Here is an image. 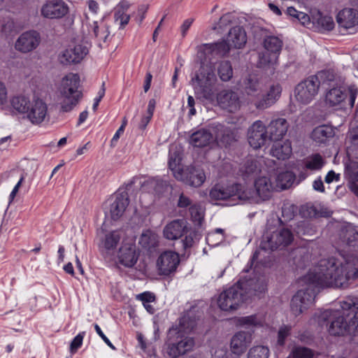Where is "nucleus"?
Instances as JSON below:
<instances>
[{
  "label": "nucleus",
  "mask_w": 358,
  "mask_h": 358,
  "mask_svg": "<svg viewBox=\"0 0 358 358\" xmlns=\"http://www.w3.org/2000/svg\"><path fill=\"white\" fill-rule=\"evenodd\" d=\"M282 45V41L276 36H268L264 39L265 52L259 55V66L265 68L277 63Z\"/></svg>",
  "instance_id": "obj_10"
},
{
  "label": "nucleus",
  "mask_w": 358,
  "mask_h": 358,
  "mask_svg": "<svg viewBox=\"0 0 358 358\" xmlns=\"http://www.w3.org/2000/svg\"><path fill=\"white\" fill-rule=\"evenodd\" d=\"M289 124L284 118H277L271 121L268 126V134L269 139L278 141L287 133Z\"/></svg>",
  "instance_id": "obj_28"
},
{
  "label": "nucleus",
  "mask_w": 358,
  "mask_h": 358,
  "mask_svg": "<svg viewBox=\"0 0 358 358\" xmlns=\"http://www.w3.org/2000/svg\"><path fill=\"white\" fill-rule=\"evenodd\" d=\"M324 164V159L319 154H315L309 156L305 160L306 168L311 171L320 170L322 169Z\"/></svg>",
  "instance_id": "obj_44"
},
{
  "label": "nucleus",
  "mask_w": 358,
  "mask_h": 358,
  "mask_svg": "<svg viewBox=\"0 0 358 358\" xmlns=\"http://www.w3.org/2000/svg\"><path fill=\"white\" fill-rule=\"evenodd\" d=\"M303 25L308 26L311 22V17L308 15L306 13L303 12H301L298 14V17L296 18Z\"/></svg>",
  "instance_id": "obj_60"
},
{
  "label": "nucleus",
  "mask_w": 358,
  "mask_h": 358,
  "mask_svg": "<svg viewBox=\"0 0 358 358\" xmlns=\"http://www.w3.org/2000/svg\"><path fill=\"white\" fill-rule=\"evenodd\" d=\"M313 188L314 190L323 193L324 192V186L323 181L322 180L321 178H317L315 179L313 182Z\"/></svg>",
  "instance_id": "obj_61"
},
{
  "label": "nucleus",
  "mask_w": 358,
  "mask_h": 358,
  "mask_svg": "<svg viewBox=\"0 0 358 358\" xmlns=\"http://www.w3.org/2000/svg\"><path fill=\"white\" fill-rule=\"evenodd\" d=\"M312 22L320 31H330L334 27L335 23L333 17L329 15H322L320 11L311 13Z\"/></svg>",
  "instance_id": "obj_30"
},
{
  "label": "nucleus",
  "mask_w": 358,
  "mask_h": 358,
  "mask_svg": "<svg viewBox=\"0 0 358 358\" xmlns=\"http://www.w3.org/2000/svg\"><path fill=\"white\" fill-rule=\"evenodd\" d=\"M345 175L350 182L358 181V162H350L345 165Z\"/></svg>",
  "instance_id": "obj_46"
},
{
  "label": "nucleus",
  "mask_w": 358,
  "mask_h": 358,
  "mask_svg": "<svg viewBox=\"0 0 358 358\" xmlns=\"http://www.w3.org/2000/svg\"><path fill=\"white\" fill-rule=\"evenodd\" d=\"M241 87L245 94L250 97V101L253 103V101L257 97H259L262 85L256 74H249L244 78Z\"/></svg>",
  "instance_id": "obj_24"
},
{
  "label": "nucleus",
  "mask_w": 358,
  "mask_h": 358,
  "mask_svg": "<svg viewBox=\"0 0 358 358\" xmlns=\"http://www.w3.org/2000/svg\"><path fill=\"white\" fill-rule=\"evenodd\" d=\"M180 154L177 151L173 152L171 149L169 151V167L176 180L183 179L182 176L185 170V168L180 167Z\"/></svg>",
  "instance_id": "obj_34"
},
{
  "label": "nucleus",
  "mask_w": 358,
  "mask_h": 358,
  "mask_svg": "<svg viewBox=\"0 0 358 358\" xmlns=\"http://www.w3.org/2000/svg\"><path fill=\"white\" fill-rule=\"evenodd\" d=\"M183 179H178L192 187H200L206 180V176L203 170L194 166H187L183 173Z\"/></svg>",
  "instance_id": "obj_25"
},
{
  "label": "nucleus",
  "mask_w": 358,
  "mask_h": 358,
  "mask_svg": "<svg viewBox=\"0 0 358 358\" xmlns=\"http://www.w3.org/2000/svg\"><path fill=\"white\" fill-rule=\"evenodd\" d=\"M114 17L116 22H119L121 28L124 27L130 19L129 15L124 13L122 10H115Z\"/></svg>",
  "instance_id": "obj_50"
},
{
  "label": "nucleus",
  "mask_w": 358,
  "mask_h": 358,
  "mask_svg": "<svg viewBox=\"0 0 358 358\" xmlns=\"http://www.w3.org/2000/svg\"><path fill=\"white\" fill-rule=\"evenodd\" d=\"M191 205L192 204L190 199L187 196H185L183 194H181L178 202V207L186 208L189 206H191Z\"/></svg>",
  "instance_id": "obj_62"
},
{
  "label": "nucleus",
  "mask_w": 358,
  "mask_h": 358,
  "mask_svg": "<svg viewBox=\"0 0 358 358\" xmlns=\"http://www.w3.org/2000/svg\"><path fill=\"white\" fill-rule=\"evenodd\" d=\"M213 134L206 129L194 131L189 137V143L194 147L203 148L208 145L213 141Z\"/></svg>",
  "instance_id": "obj_32"
},
{
  "label": "nucleus",
  "mask_w": 358,
  "mask_h": 358,
  "mask_svg": "<svg viewBox=\"0 0 358 358\" xmlns=\"http://www.w3.org/2000/svg\"><path fill=\"white\" fill-rule=\"evenodd\" d=\"M271 161L266 162L262 157L256 158H250L247 160L244 165V174L247 176H256L262 171V163L266 166H269L268 163Z\"/></svg>",
  "instance_id": "obj_33"
},
{
  "label": "nucleus",
  "mask_w": 358,
  "mask_h": 358,
  "mask_svg": "<svg viewBox=\"0 0 358 358\" xmlns=\"http://www.w3.org/2000/svg\"><path fill=\"white\" fill-rule=\"evenodd\" d=\"M187 228L185 220L176 219L166 224L163 229V235L168 240H176L182 236Z\"/></svg>",
  "instance_id": "obj_22"
},
{
  "label": "nucleus",
  "mask_w": 358,
  "mask_h": 358,
  "mask_svg": "<svg viewBox=\"0 0 358 358\" xmlns=\"http://www.w3.org/2000/svg\"><path fill=\"white\" fill-rule=\"evenodd\" d=\"M337 22L345 29L354 28L358 25V10L354 8H344L337 15Z\"/></svg>",
  "instance_id": "obj_26"
},
{
  "label": "nucleus",
  "mask_w": 358,
  "mask_h": 358,
  "mask_svg": "<svg viewBox=\"0 0 358 358\" xmlns=\"http://www.w3.org/2000/svg\"><path fill=\"white\" fill-rule=\"evenodd\" d=\"M271 148V155L278 159L285 160L288 159L292 152L291 142L288 140L285 141H275Z\"/></svg>",
  "instance_id": "obj_31"
},
{
  "label": "nucleus",
  "mask_w": 358,
  "mask_h": 358,
  "mask_svg": "<svg viewBox=\"0 0 358 358\" xmlns=\"http://www.w3.org/2000/svg\"><path fill=\"white\" fill-rule=\"evenodd\" d=\"M262 323V318L257 315L241 317L237 320V325L244 328L259 327Z\"/></svg>",
  "instance_id": "obj_42"
},
{
  "label": "nucleus",
  "mask_w": 358,
  "mask_h": 358,
  "mask_svg": "<svg viewBox=\"0 0 358 358\" xmlns=\"http://www.w3.org/2000/svg\"><path fill=\"white\" fill-rule=\"evenodd\" d=\"M158 243V235L150 229L143 231L138 240L139 245L143 248L148 250H151L157 248Z\"/></svg>",
  "instance_id": "obj_35"
},
{
  "label": "nucleus",
  "mask_w": 358,
  "mask_h": 358,
  "mask_svg": "<svg viewBox=\"0 0 358 358\" xmlns=\"http://www.w3.org/2000/svg\"><path fill=\"white\" fill-rule=\"evenodd\" d=\"M240 201H260L255 190L245 185L234 184L225 188V206H234Z\"/></svg>",
  "instance_id": "obj_8"
},
{
  "label": "nucleus",
  "mask_w": 358,
  "mask_h": 358,
  "mask_svg": "<svg viewBox=\"0 0 358 358\" xmlns=\"http://www.w3.org/2000/svg\"><path fill=\"white\" fill-rule=\"evenodd\" d=\"M268 139H269L268 132L248 133L249 144L254 149H258L263 146Z\"/></svg>",
  "instance_id": "obj_41"
},
{
  "label": "nucleus",
  "mask_w": 358,
  "mask_h": 358,
  "mask_svg": "<svg viewBox=\"0 0 358 358\" xmlns=\"http://www.w3.org/2000/svg\"><path fill=\"white\" fill-rule=\"evenodd\" d=\"M313 356V352L304 347L294 348L287 358H310Z\"/></svg>",
  "instance_id": "obj_48"
},
{
  "label": "nucleus",
  "mask_w": 358,
  "mask_h": 358,
  "mask_svg": "<svg viewBox=\"0 0 358 358\" xmlns=\"http://www.w3.org/2000/svg\"><path fill=\"white\" fill-rule=\"evenodd\" d=\"M210 307L214 310L217 308L221 312L224 310L223 292H221L218 296L212 299Z\"/></svg>",
  "instance_id": "obj_53"
},
{
  "label": "nucleus",
  "mask_w": 358,
  "mask_h": 358,
  "mask_svg": "<svg viewBox=\"0 0 358 358\" xmlns=\"http://www.w3.org/2000/svg\"><path fill=\"white\" fill-rule=\"evenodd\" d=\"M225 122L234 124L237 120L234 114L240 108V101L235 91L227 92L225 90Z\"/></svg>",
  "instance_id": "obj_21"
},
{
  "label": "nucleus",
  "mask_w": 358,
  "mask_h": 358,
  "mask_svg": "<svg viewBox=\"0 0 358 358\" xmlns=\"http://www.w3.org/2000/svg\"><path fill=\"white\" fill-rule=\"evenodd\" d=\"M291 326L283 324L282 325L278 330V344L280 345H283L286 338L289 335L291 331Z\"/></svg>",
  "instance_id": "obj_49"
},
{
  "label": "nucleus",
  "mask_w": 358,
  "mask_h": 358,
  "mask_svg": "<svg viewBox=\"0 0 358 358\" xmlns=\"http://www.w3.org/2000/svg\"><path fill=\"white\" fill-rule=\"evenodd\" d=\"M295 180V174L289 171L278 172L276 177V187L282 189L289 188Z\"/></svg>",
  "instance_id": "obj_39"
},
{
  "label": "nucleus",
  "mask_w": 358,
  "mask_h": 358,
  "mask_svg": "<svg viewBox=\"0 0 358 358\" xmlns=\"http://www.w3.org/2000/svg\"><path fill=\"white\" fill-rule=\"evenodd\" d=\"M194 19L192 17L187 18L184 20L182 25L180 26V32L182 38L185 37L190 26L194 22Z\"/></svg>",
  "instance_id": "obj_54"
},
{
  "label": "nucleus",
  "mask_w": 358,
  "mask_h": 358,
  "mask_svg": "<svg viewBox=\"0 0 358 358\" xmlns=\"http://www.w3.org/2000/svg\"><path fill=\"white\" fill-rule=\"evenodd\" d=\"M209 64L202 62L199 71L191 79L195 92L214 105L222 106L224 95L217 83L215 64L224 57V38L217 42L205 43L199 47Z\"/></svg>",
  "instance_id": "obj_2"
},
{
  "label": "nucleus",
  "mask_w": 358,
  "mask_h": 358,
  "mask_svg": "<svg viewBox=\"0 0 358 358\" xmlns=\"http://www.w3.org/2000/svg\"><path fill=\"white\" fill-rule=\"evenodd\" d=\"M138 299L143 302V303H150L155 300V296L152 293L145 292L139 294Z\"/></svg>",
  "instance_id": "obj_58"
},
{
  "label": "nucleus",
  "mask_w": 358,
  "mask_h": 358,
  "mask_svg": "<svg viewBox=\"0 0 358 358\" xmlns=\"http://www.w3.org/2000/svg\"><path fill=\"white\" fill-rule=\"evenodd\" d=\"M94 329L97 334L102 338V340L107 344L108 346H109L113 350H115L114 345L111 343L110 340L106 337V336L103 334L100 327L97 324H94Z\"/></svg>",
  "instance_id": "obj_55"
},
{
  "label": "nucleus",
  "mask_w": 358,
  "mask_h": 358,
  "mask_svg": "<svg viewBox=\"0 0 358 358\" xmlns=\"http://www.w3.org/2000/svg\"><path fill=\"white\" fill-rule=\"evenodd\" d=\"M129 205L128 194L125 192L115 194L110 199L109 212L113 220L119 219Z\"/></svg>",
  "instance_id": "obj_19"
},
{
  "label": "nucleus",
  "mask_w": 358,
  "mask_h": 358,
  "mask_svg": "<svg viewBox=\"0 0 358 358\" xmlns=\"http://www.w3.org/2000/svg\"><path fill=\"white\" fill-rule=\"evenodd\" d=\"M191 220L195 225L201 226L204 217V208L200 203H194L189 207Z\"/></svg>",
  "instance_id": "obj_43"
},
{
  "label": "nucleus",
  "mask_w": 358,
  "mask_h": 358,
  "mask_svg": "<svg viewBox=\"0 0 358 358\" xmlns=\"http://www.w3.org/2000/svg\"><path fill=\"white\" fill-rule=\"evenodd\" d=\"M346 94L340 87L330 89L326 94V103L329 106H340L345 99Z\"/></svg>",
  "instance_id": "obj_36"
},
{
  "label": "nucleus",
  "mask_w": 358,
  "mask_h": 358,
  "mask_svg": "<svg viewBox=\"0 0 358 358\" xmlns=\"http://www.w3.org/2000/svg\"><path fill=\"white\" fill-rule=\"evenodd\" d=\"M211 201H217L224 199V184L222 181L216 183L210 191Z\"/></svg>",
  "instance_id": "obj_47"
},
{
  "label": "nucleus",
  "mask_w": 358,
  "mask_h": 358,
  "mask_svg": "<svg viewBox=\"0 0 358 358\" xmlns=\"http://www.w3.org/2000/svg\"><path fill=\"white\" fill-rule=\"evenodd\" d=\"M69 12L68 5L62 0H48L41 8V15L48 19H59Z\"/></svg>",
  "instance_id": "obj_15"
},
{
  "label": "nucleus",
  "mask_w": 358,
  "mask_h": 358,
  "mask_svg": "<svg viewBox=\"0 0 358 358\" xmlns=\"http://www.w3.org/2000/svg\"><path fill=\"white\" fill-rule=\"evenodd\" d=\"M340 240L350 248L358 247V227L352 224L345 225L340 232Z\"/></svg>",
  "instance_id": "obj_27"
},
{
  "label": "nucleus",
  "mask_w": 358,
  "mask_h": 358,
  "mask_svg": "<svg viewBox=\"0 0 358 358\" xmlns=\"http://www.w3.org/2000/svg\"><path fill=\"white\" fill-rule=\"evenodd\" d=\"M48 114L46 103L40 99H34L26 113L27 118L34 124H41Z\"/></svg>",
  "instance_id": "obj_18"
},
{
  "label": "nucleus",
  "mask_w": 358,
  "mask_h": 358,
  "mask_svg": "<svg viewBox=\"0 0 358 358\" xmlns=\"http://www.w3.org/2000/svg\"><path fill=\"white\" fill-rule=\"evenodd\" d=\"M320 82L316 77L310 76L299 83L294 90L296 101L302 105H306L313 101L318 93Z\"/></svg>",
  "instance_id": "obj_9"
},
{
  "label": "nucleus",
  "mask_w": 358,
  "mask_h": 358,
  "mask_svg": "<svg viewBox=\"0 0 358 358\" xmlns=\"http://www.w3.org/2000/svg\"><path fill=\"white\" fill-rule=\"evenodd\" d=\"M80 86V76L77 73H70L62 80L59 87V103L63 111H71L83 96Z\"/></svg>",
  "instance_id": "obj_6"
},
{
  "label": "nucleus",
  "mask_w": 358,
  "mask_h": 358,
  "mask_svg": "<svg viewBox=\"0 0 358 358\" xmlns=\"http://www.w3.org/2000/svg\"><path fill=\"white\" fill-rule=\"evenodd\" d=\"M41 41V34L37 31H27L20 35L15 41V48L22 53H28L36 49Z\"/></svg>",
  "instance_id": "obj_13"
},
{
  "label": "nucleus",
  "mask_w": 358,
  "mask_h": 358,
  "mask_svg": "<svg viewBox=\"0 0 358 358\" xmlns=\"http://www.w3.org/2000/svg\"><path fill=\"white\" fill-rule=\"evenodd\" d=\"M254 185L260 201L268 199L273 190L277 187L276 185L271 181V174L257 177L255 180Z\"/></svg>",
  "instance_id": "obj_20"
},
{
  "label": "nucleus",
  "mask_w": 358,
  "mask_h": 358,
  "mask_svg": "<svg viewBox=\"0 0 358 358\" xmlns=\"http://www.w3.org/2000/svg\"><path fill=\"white\" fill-rule=\"evenodd\" d=\"M348 138L352 145L358 146V127L350 131Z\"/></svg>",
  "instance_id": "obj_57"
},
{
  "label": "nucleus",
  "mask_w": 358,
  "mask_h": 358,
  "mask_svg": "<svg viewBox=\"0 0 358 358\" xmlns=\"http://www.w3.org/2000/svg\"><path fill=\"white\" fill-rule=\"evenodd\" d=\"M31 101L27 96L20 95L11 99L12 107L20 113L26 114Z\"/></svg>",
  "instance_id": "obj_40"
},
{
  "label": "nucleus",
  "mask_w": 358,
  "mask_h": 358,
  "mask_svg": "<svg viewBox=\"0 0 358 358\" xmlns=\"http://www.w3.org/2000/svg\"><path fill=\"white\" fill-rule=\"evenodd\" d=\"M122 238L119 230L103 231L98 237V248L104 257H112L117 252V248Z\"/></svg>",
  "instance_id": "obj_11"
},
{
  "label": "nucleus",
  "mask_w": 358,
  "mask_h": 358,
  "mask_svg": "<svg viewBox=\"0 0 358 358\" xmlns=\"http://www.w3.org/2000/svg\"><path fill=\"white\" fill-rule=\"evenodd\" d=\"M339 178V174H336L334 171H329L325 176L324 181L326 183L329 184L334 180L338 181Z\"/></svg>",
  "instance_id": "obj_63"
},
{
  "label": "nucleus",
  "mask_w": 358,
  "mask_h": 358,
  "mask_svg": "<svg viewBox=\"0 0 358 358\" xmlns=\"http://www.w3.org/2000/svg\"><path fill=\"white\" fill-rule=\"evenodd\" d=\"M293 240L292 232L287 229H281L274 231L272 234H267L263 238L259 249L255 251L251 259V266L255 264H265L266 260H263L262 257L268 253V250H274L282 246L289 245Z\"/></svg>",
  "instance_id": "obj_7"
},
{
  "label": "nucleus",
  "mask_w": 358,
  "mask_h": 358,
  "mask_svg": "<svg viewBox=\"0 0 358 358\" xmlns=\"http://www.w3.org/2000/svg\"><path fill=\"white\" fill-rule=\"evenodd\" d=\"M88 53V48L83 44L69 45L59 53L58 58L62 64L79 63Z\"/></svg>",
  "instance_id": "obj_14"
},
{
  "label": "nucleus",
  "mask_w": 358,
  "mask_h": 358,
  "mask_svg": "<svg viewBox=\"0 0 358 358\" xmlns=\"http://www.w3.org/2000/svg\"><path fill=\"white\" fill-rule=\"evenodd\" d=\"M216 233H209L206 236V242L209 246L214 247L218 245L222 241L221 238L219 241L215 242L216 241Z\"/></svg>",
  "instance_id": "obj_59"
},
{
  "label": "nucleus",
  "mask_w": 358,
  "mask_h": 358,
  "mask_svg": "<svg viewBox=\"0 0 358 358\" xmlns=\"http://www.w3.org/2000/svg\"><path fill=\"white\" fill-rule=\"evenodd\" d=\"M341 312L325 310L321 319L325 320L330 316L334 317L328 328V331L334 336L346 334H358V297L348 296L340 302Z\"/></svg>",
  "instance_id": "obj_3"
},
{
  "label": "nucleus",
  "mask_w": 358,
  "mask_h": 358,
  "mask_svg": "<svg viewBox=\"0 0 358 358\" xmlns=\"http://www.w3.org/2000/svg\"><path fill=\"white\" fill-rule=\"evenodd\" d=\"M250 335L245 331L236 333L231 340V348L234 354L244 352L251 341Z\"/></svg>",
  "instance_id": "obj_29"
},
{
  "label": "nucleus",
  "mask_w": 358,
  "mask_h": 358,
  "mask_svg": "<svg viewBox=\"0 0 358 358\" xmlns=\"http://www.w3.org/2000/svg\"><path fill=\"white\" fill-rule=\"evenodd\" d=\"M136 246L133 242H122L117 253L119 262L125 267H133L138 259Z\"/></svg>",
  "instance_id": "obj_16"
},
{
  "label": "nucleus",
  "mask_w": 358,
  "mask_h": 358,
  "mask_svg": "<svg viewBox=\"0 0 358 358\" xmlns=\"http://www.w3.org/2000/svg\"><path fill=\"white\" fill-rule=\"evenodd\" d=\"M109 36V31L106 27H101V31L99 33V36H96V38L102 42H106L108 36Z\"/></svg>",
  "instance_id": "obj_64"
},
{
  "label": "nucleus",
  "mask_w": 358,
  "mask_h": 358,
  "mask_svg": "<svg viewBox=\"0 0 358 358\" xmlns=\"http://www.w3.org/2000/svg\"><path fill=\"white\" fill-rule=\"evenodd\" d=\"M180 264L179 255L173 251L162 252L157 260V268L160 275H170L175 273Z\"/></svg>",
  "instance_id": "obj_12"
},
{
  "label": "nucleus",
  "mask_w": 358,
  "mask_h": 358,
  "mask_svg": "<svg viewBox=\"0 0 358 358\" xmlns=\"http://www.w3.org/2000/svg\"><path fill=\"white\" fill-rule=\"evenodd\" d=\"M266 282L262 276L247 279L242 276L236 284L225 290V311L227 307L236 309L238 305L252 295H259L266 289Z\"/></svg>",
  "instance_id": "obj_4"
},
{
  "label": "nucleus",
  "mask_w": 358,
  "mask_h": 358,
  "mask_svg": "<svg viewBox=\"0 0 358 358\" xmlns=\"http://www.w3.org/2000/svg\"><path fill=\"white\" fill-rule=\"evenodd\" d=\"M358 277V259L352 255H341L340 258L322 259L319 264L299 280L305 289H299L292 297L291 311L297 316L314 302L315 289L323 287H343L351 278Z\"/></svg>",
  "instance_id": "obj_1"
},
{
  "label": "nucleus",
  "mask_w": 358,
  "mask_h": 358,
  "mask_svg": "<svg viewBox=\"0 0 358 358\" xmlns=\"http://www.w3.org/2000/svg\"><path fill=\"white\" fill-rule=\"evenodd\" d=\"M334 135V131L332 127L327 125H321L313 129L311 138L316 143H322Z\"/></svg>",
  "instance_id": "obj_38"
},
{
  "label": "nucleus",
  "mask_w": 358,
  "mask_h": 358,
  "mask_svg": "<svg viewBox=\"0 0 358 358\" xmlns=\"http://www.w3.org/2000/svg\"><path fill=\"white\" fill-rule=\"evenodd\" d=\"M246 42L247 36L245 30L240 26H236L229 31L227 38L225 40V45L229 49H241L244 47Z\"/></svg>",
  "instance_id": "obj_23"
},
{
  "label": "nucleus",
  "mask_w": 358,
  "mask_h": 358,
  "mask_svg": "<svg viewBox=\"0 0 358 358\" xmlns=\"http://www.w3.org/2000/svg\"><path fill=\"white\" fill-rule=\"evenodd\" d=\"M348 92L350 94V106L352 107L358 94V87L355 85H351L348 87Z\"/></svg>",
  "instance_id": "obj_56"
},
{
  "label": "nucleus",
  "mask_w": 358,
  "mask_h": 358,
  "mask_svg": "<svg viewBox=\"0 0 358 358\" xmlns=\"http://www.w3.org/2000/svg\"><path fill=\"white\" fill-rule=\"evenodd\" d=\"M269 350L263 345L254 346L250 349L248 358H268Z\"/></svg>",
  "instance_id": "obj_45"
},
{
  "label": "nucleus",
  "mask_w": 358,
  "mask_h": 358,
  "mask_svg": "<svg viewBox=\"0 0 358 358\" xmlns=\"http://www.w3.org/2000/svg\"><path fill=\"white\" fill-rule=\"evenodd\" d=\"M261 132H268L267 127L261 120H257L249 127L248 133Z\"/></svg>",
  "instance_id": "obj_52"
},
{
  "label": "nucleus",
  "mask_w": 358,
  "mask_h": 358,
  "mask_svg": "<svg viewBox=\"0 0 358 358\" xmlns=\"http://www.w3.org/2000/svg\"><path fill=\"white\" fill-rule=\"evenodd\" d=\"M194 325V322L190 320L189 316L184 315L180 320L179 327L169 329L167 353L171 358H178L192 349L194 339L186 336L185 334L192 331Z\"/></svg>",
  "instance_id": "obj_5"
},
{
  "label": "nucleus",
  "mask_w": 358,
  "mask_h": 358,
  "mask_svg": "<svg viewBox=\"0 0 358 358\" xmlns=\"http://www.w3.org/2000/svg\"><path fill=\"white\" fill-rule=\"evenodd\" d=\"M282 88L280 85H273L266 94H261L253 101L257 109L263 110L269 108L280 98Z\"/></svg>",
  "instance_id": "obj_17"
},
{
  "label": "nucleus",
  "mask_w": 358,
  "mask_h": 358,
  "mask_svg": "<svg viewBox=\"0 0 358 358\" xmlns=\"http://www.w3.org/2000/svg\"><path fill=\"white\" fill-rule=\"evenodd\" d=\"M85 335V332L83 331L74 337L70 345V350L72 353L76 352L81 347Z\"/></svg>",
  "instance_id": "obj_51"
},
{
  "label": "nucleus",
  "mask_w": 358,
  "mask_h": 358,
  "mask_svg": "<svg viewBox=\"0 0 358 358\" xmlns=\"http://www.w3.org/2000/svg\"><path fill=\"white\" fill-rule=\"evenodd\" d=\"M313 77H316L317 78V80L320 82V85L321 83H326L330 85L331 83H335L336 85H338L344 82L343 78L338 76L332 69L321 71L315 76H313Z\"/></svg>",
  "instance_id": "obj_37"
}]
</instances>
